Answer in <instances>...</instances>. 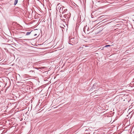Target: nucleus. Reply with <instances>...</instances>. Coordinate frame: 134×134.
Masks as SVG:
<instances>
[{
    "label": "nucleus",
    "instance_id": "obj_1",
    "mask_svg": "<svg viewBox=\"0 0 134 134\" xmlns=\"http://www.w3.org/2000/svg\"><path fill=\"white\" fill-rule=\"evenodd\" d=\"M57 10L59 11L60 13L64 14L67 11V9L60 3H58L56 6Z\"/></svg>",
    "mask_w": 134,
    "mask_h": 134
},
{
    "label": "nucleus",
    "instance_id": "obj_2",
    "mask_svg": "<svg viewBox=\"0 0 134 134\" xmlns=\"http://www.w3.org/2000/svg\"><path fill=\"white\" fill-rule=\"evenodd\" d=\"M70 42L73 43H77L78 42H77V40L76 39L75 40L74 38H71L70 39Z\"/></svg>",
    "mask_w": 134,
    "mask_h": 134
},
{
    "label": "nucleus",
    "instance_id": "obj_3",
    "mask_svg": "<svg viewBox=\"0 0 134 134\" xmlns=\"http://www.w3.org/2000/svg\"><path fill=\"white\" fill-rule=\"evenodd\" d=\"M64 17V18H68L69 19L70 17V13H68L67 14H64L63 16Z\"/></svg>",
    "mask_w": 134,
    "mask_h": 134
},
{
    "label": "nucleus",
    "instance_id": "obj_4",
    "mask_svg": "<svg viewBox=\"0 0 134 134\" xmlns=\"http://www.w3.org/2000/svg\"><path fill=\"white\" fill-rule=\"evenodd\" d=\"M18 0H15L14 1V4L16 5L18 3Z\"/></svg>",
    "mask_w": 134,
    "mask_h": 134
},
{
    "label": "nucleus",
    "instance_id": "obj_5",
    "mask_svg": "<svg viewBox=\"0 0 134 134\" xmlns=\"http://www.w3.org/2000/svg\"><path fill=\"white\" fill-rule=\"evenodd\" d=\"M31 32H27L26 33V35H30V34L31 33Z\"/></svg>",
    "mask_w": 134,
    "mask_h": 134
},
{
    "label": "nucleus",
    "instance_id": "obj_6",
    "mask_svg": "<svg viewBox=\"0 0 134 134\" xmlns=\"http://www.w3.org/2000/svg\"><path fill=\"white\" fill-rule=\"evenodd\" d=\"M110 46V45H106V46H105V47H109V46Z\"/></svg>",
    "mask_w": 134,
    "mask_h": 134
},
{
    "label": "nucleus",
    "instance_id": "obj_7",
    "mask_svg": "<svg viewBox=\"0 0 134 134\" xmlns=\"http://www.w3.org/2000/svg\"><path fill=\"white\" fill-rule=\"evenodd\" d=\"M37 35V34H35L34 35V36H36Z\"/></svg>",
    "mask_w": 134,
    "mask_h": 134
},
{
    "label": "nucleus",
    "instance_id": "obj_8",
    "mask_svg": "<svg viewBox=\"0 0 134 134\" xmlns=\"http://www.w3.org/2000/svg\"><path fill=\"white\" fill-rule=\"evenodd\" d=\"M63 19V21H65V19Z\"/></svg>",
    "mask_w": 134,
    "mask_h": 134
},
{
    "label": "nucleus",
    "instance_id": "obj_9",
    "mask_svg": "<svg viewBox=\"0 0 134 134\" xmlns=\"http://www.w3.org/2000/svg\"><path fill=\"white\" fill-rule=\"evenodd\" d=\"M104 16V15H103V16H101V17H102V16Z\"/></svg>",
    "mask_w": 134,
    "mask_h": 134
},
{
    "label": "nucleus",
    "instance_id": "obj_10",
    "mask_svg": "<svg viewBox=\"0 0 134 134\" xmlns=\"http://www.w3.org/2000/svg\"><path fill=\"white\" fill-rule=\"evenodd\" d=\"M81 47H80L79 48H81Z\"/></svg>",
    "mask_w": 134,
    "mask_h": 134
},
{
    "label": "nucleus",
    "instance_id": "obj_11",
    "mask_svg": "<svg viewBox=\"0 0 134 134\" xmlns=\"http://www.w3.org/2000/svg\"><path fill=\"white\" fill-rule=\"evenodd\" d=\"M28 40V39H26V40Z\"/></svg>",
    "mask_w": 134,
    "mask_h": 134
}]
</instances>
